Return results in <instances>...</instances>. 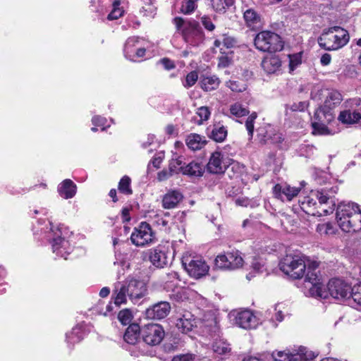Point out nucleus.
I'll use <instances>...</instances> for the list:
<instances>
[{
  "label": "nucleus",
  "instance_id": "49",
  "mask_svg": "<svg viewBox=\"0 0 361 361\" xmlns=\"http://www.w3.org/2000/svg\"><path fill=\"white\" fill-rule=\"evenodd\" d=\"M186 164L183 162V158L178 157L176 159H173L170 164V169L174 172L182 173V169L185 167Z\"/></svg>",
  "mask_w": 361,
  "mask_h": 361
},
{
  "label": "nucleus",
  "instance_id": "48",
  "mask_svg": "<svg viewBox=\"0 0 361 361\" xmlns=\"http://www.w3.org/2000/svg\"><path fill=\"white\" fill-rule=\"evenodd\" d=\"M226 87L233 92H240L246 90V85L235 80H229L226 83Z\"/></svg>",
  "mask_w": 361,
  "mask_h": 361
},
{
  "label": "nucleus",
  "instance_id": "57",
  "mask_svg": "<svg viewBox=\"0 0 361 361\" xmlns=\"http://www.w3.org/2000/svg\"><path fill=\"white\" fill-rule=\"evenodd\" d=\"M194 357L192 354H183L175 356L172 361H194Z\"/></svg>",
  "mask_w": 361,
  "mask_h": 361
},
{
  "label": "nucleus",
  "instance_id": "19",
  "mask_svg": "<svg viewBox=\"0 0 361 361\" xmlns=\"http://www.w3.org/2000/svg\"><path fill=\"white\" fill-rule=\"evenodd\" d=\"M171 310V305L168 302H159L147 308L145 312L147 318L149 319H161L166 317Z\"/></svg>",
  "mask_w": 361,
  "mask_h": 361
},
{
  "label": "nucleus",
  "instance_id": "14",
  "mask_svg": "<svg viewBox=\"0 0 361 361\" xmlns=\"http://www.w3.org/2000/svg\"><path fill=\"white\" fill-rule=\"evenodd\" d=\"M124 285L128 297L133 303L137 302L147 293V286L143 281L132 279L126 281Z\"/></svg>",
  "mask_w": 361,
  "mask_h": 361
},
{
  "label": "nucleus",
  "instance_id": "45",
  "mask_svg": "<svg viewBox=\"0 0 361 361\" xmlns=\"http://www.w3.org/2000/svg\"><path fill=\"white\" fill-rule=\"evenodd\" d=\"M198 79V74L196 71L190 72L185 77L184 81H183V85L185 88H190L192 87Z\"/></svg>",
  "mask_w": 361,
  "mask_h": 361
},
{
  "label": "nucleus",
  "instance_id": "59",
  "mask_svg": "<svg viewBox=\"0 0 361 361\" xmlns=\"http://www.w3.org/2000/svg\"><path fill=\"white\" fill-rule=\"evenodd\" d=\"M269 354H265V355H261L260 357H249L247 358H245L243 361H269Z\"/></svg>",
  "mask_w": 361,
  "mask_h": 361
},
{
  "label": "nucleus",
  "instance_id": "16",
  "mask_svg": "<svg viewBox=\"0 0 361 361\" xmlns=\"http://www.w3.org/2000/svg\"><path fill=\"white\" fill-rule=\"evenodd\" d=\"M328 295L336 299H347L351 291V286L343 281L338 279L329 281L328 286Z\"/></svg>",
  "mask_w": 361,
  "mask_h": 361
},
{
  "label": "nucleus",
  "instance_id": "12",
  "mask_svg": "<svg viewBox=\"0 0 361 361\" xmlns=\"http://www.w3.org/2000/svg\"><path fill=\"white\" fill-rule=\"evenodd\" d=\"M243 264V259L238 250L218 255L215 259V266L221 269H235L241 267Z\"/></svg>",
  "mask_w": 361,
  "mask_h": 361
},
{
  "label": "nucleus",
  "instance_id": "61",
  "mask_svg": "<svg viewBox=\"0 0 361 361\" xmlns=\"http://www.w3.org/2000/svg\"><path fill=\"white\" fill-rule=\"evenodd\" d=\"M281 66V61L277 56H272V73L276 72Z\"/></svg>",
  "mask_w": 361,
  "mask_h": 361
},
{
  "label": "nucleus",
  "instance_id": "58",
  "mask_svg": "<svg viewBox=\"0 0 361 361\" xmlns=\"http://www.w3.org/2000/svg\"><path fill=\"white\" fill-rule=\"evenodd\" d=\"M160 63L164 66L165 69L169 71L173 69L176 67L174 62L168 58L161 59Z\"/></svg>",
  "mask_w": 361,
  "mask_h": 361
},
{
  "label": "nucleus",
  "instance_id": "9",
  "mask_svg": "<svg viewBox=\"0 0 361 361\" xmlns=\"http://www.w3.org/2000/svg\"><path fill=\"white\" fill-rule=\"evenodd\" d=\"M324 98L323 106L333 111L343 100L341 94L336 90L314 88L311 92V99L319 101Z\"/></svg>",
  "mask_w": 361,
  "mask_h": 361
},
{
  "label": "nucleus",
  "instance_id": "6",
  "mask_svg": "<svg viewBox=\"0 0 361 361\" xmlns=\"http://www.w3.org/2000/svg\"><path fill=\"white\" fill-rule=\"evenodd\" d=\"M317 267L318 264L315 262L309 264L305 279L306 283L305 287L309 289L308 293L310 296L319 299H326L328 298V292L324 285L320 282L317 273L314 271Z\"/></svg>",
  "mask_w": 361,
  "mask_h": 361
},
{
  "label": "nucleus",
  "instance_id": "21",
  "mask_svg": "<svg viewBox=\"0 0 361 361\" xmlns=\"http://www.w3.org/2000/svg\"><path fill=\"white\" fill-rule=\"evenodd\" d=\"M243 18L247 27L253 30L262 28L263 20L261 16L253 8H247L243 12Z\"/></svg>",
  "mask_w": 361,
  "mask_h": 361
},
{
  "label": "nucleus",
  "instance_id": "40",
  "mask_svg": "<svg viewBox=\"0 0 361 361\" xmlns=\"http://www.w3.org/2000/svg\"><path fill=\"white\" fill-rule=\"evenodd\" d=\"M230 112L236 117H242L249 114V110L240 103H235L230 106Z\"/></svg>",
  "mask_w": 361,
  "mask_h": 361
},
{
  "label": "nucleus",
  "instance_id": "10",
  "mask_svg": "<svg viewBox=\"0 0 361 361\" xmlns=\"http://www.w3.org/2000/svg\"><path fill=\"white\" fill-rule=\"evenodd\" d=\"M182 264L188 274L195 279L205 276L209 271V266L200 257L192 258L190 256H183Z\"/></svg>",
  "mask_w": 361,
  "mask_h": 361
},
{
  "label": "nucleus",
  "instance_id": "41",
  "mask_svg": "<svg viewBox=\"0 0 361 361\" xmlns=\"http://www.w3.org/2000/svg\"><path fill=\"white\" fill-rule=\"evenodd\" d=\"M197 0H183L180 7V12L184 14H190L197 8Z\"/></svg>",
  "mask_w": 361,
  "mask_h": 361
},
{
  "label": "nucleus",
  "instance_id": "64",
  "mask_svg": "<svg viewBox=\"0 0 361 361\" xmlns=\"http://www.w3.org/2000/svg\"><path fill=\"white\" fill-rule=\"evenodd\" d=\"M235 204L238 206L247 207L250 204V200L246 197H240L235 200Z\"/></svg>",
  "mask_w": 361,
  "mask_h": 361
},
{
  "label": "nucleus",
  "instance_id": "62",
  "mask_svg": "<svg viewBox=\"0 0 361 361\" xmlns=\"http://www.w3.org/2000/svg\"><path fill=\"white\" fill-rule=\"evenodd\" d=\"M307 107V103L306 102H300L298 104H294L291 109L293 111H303Z\"/></svg>",
  "mask_w": 361,
  "mask_h": 361
},
{
  "label": "nucleus",
  "instance_id": "22",
  "mask_svg": "<svg viewBox=\"0 0 361 361\" xmlns=\"http://www.w3.org/2000/svg\"><path fill=\"white\" fill-rule=\"evenodd\" d=\"M149 260L157 268H163L169 262V258L165 247H157L149 253Z\"/></svg>",
  "mask_w": 361,
  "mask_h": 361
},
{
  "label": "nucleus",
  "instance_id": "32",
  "mask_svg": "<svg viewBox=\"0 0 361 361\" xmlns=\"http://www.w3.org/2000/svg\"><path fill=\"white\" fill-rule=\"evenodd\" d=\"M235 0H207V4L214 11L219 13H224L226 9L233 6Z\"/></svg>",
  "mask_w": 361,
  "mask_h": 361
},
{
  "label": "nucleus",
  "instance_id": "35",
  "mask_svg": "<svg viewBox=\"0 0 361 361\" xmlns=\"http://www.w3.org/2000/svg\"><path fill=\"white\" fill-rule=\"evenodd\" d=\"M191 317L192 316L190 314L188 315L184 314L177 321L176 326L184 334L190 331L194 326V321Z\"/></svg>",
  "mask_w": 361,
  "mask_h": 361
},
{
  "label": "nucleus",
  "instance_id": "47",
  "mask_svg": "<svg viewBox=\"0 0 361 361\" xmlns=\"http://www.w3.org/2000/svg\"><path fill=\"white\" fill-rule=\"evenodd\" d=\"M257 118V114L252 113L250 116H249L245 121V127L248 133L249 139H252L254 133V123L255 121Z\"/></svg>",
  "mask_w": 361,
  "mask_h": 361
},
{
  "label": "nucleus",
  "instance_id": "63",
  "mask_svg": "<svg viewBox=\"0 0 361 361\" xmlns=\"http://www.w3.org/2000/svg\"><path fill=\"white\" fill-rule=\"evenodd\" d=\"M146 49L142 47H137L136 51L134 52V59L133 61H136L137 59L143 57L145 54Z\"/></svg>",
  "mask_w": 361,
  "mask_h": 361
},
{
  "label": "nucleus",
  "instance_id": "1",
  "mask_svg": "<svg viewBox=\"0 0 361 361\" xmlns=\"http://www.w3.org/2000/svg\"><path fill=\"white\" fill-rule=\"evenodd\" d=\"M337 186L325 187L311 191L308 196L300 200L301 209L307 214L322 216L332 214L334 211V196L337 193Z\"/></svg>",
  "mask_w": 361,
  "mask_h": 361
},
{
  "label": "nucleus",
  "instance_id": "37",
  "mask_svg": "<svg viewBox=\"0 0 361 361\" xmlns=\"http://www.w3.org/2000/svg\"><path fill=\"white\" fill-rule=\"evenodd\" d=\"M348 300L350 302L353 301L355 305L361 307V285L352 288Z\"/></svg>",
  "mask_w": 361,
  "mask_h": 361
},
{
  "label": "nucleus",
  "instance_id": "17",
  "mask_svg": "<svg viewBox=\"0 0 361 361\" xmlns=\"http://www.w3.org/2000/svg\"><path fill=\"white\" fill-rule=\"evenodd\" d=\"M62 228H58V232L54 233V237L52 240V250L54 253L57 256L67 259V255L70 254L72 250V247L68 240H66L64 237H61L62 234L61 231Z\"/></svg>",
  "mask_w": 361,
  "mask_h": 361
},
{
  "label": "nucleus",
  "instance_id": "38",
  "mask_svg": "<svg viewBox=\"0 0 361 361\" xmlns=\"http://www.w3.org/2000/svg\"><path fill=\"white\" fill-rule=\"evenodd\" d=\"M82 331L80 328L74 327L71 332L66 334L67 342L72 344L80 342L82 338Z\"/></svg>",
  "mask_w": 361,
  "mask_h": 361
},
{
  "label": "nucleus",
  "instance_id": "24",
  "mask_svg": "<svg viewBox=\"0 0 361 361\" xmlns=\"http://www.w3.org/2000/svg\"><path fill=\"white\" fill-rule=\"evenodd\" d=\"M183 199V195L179 190H170L162 197V207L166 209H173Z\"/></svg>",
  "mask_w": 361,
  "mask_h": 361
},
{
  "label": "nucleus",
  "instance_id": "56",
  "mask_svg": "<svg viewBox=\"0 0 361 361\" xmlns=\"http://www.w3.org/2000/svg\"><path fill=\"white\" fill-rule=\"evenodd\" d=\"M222 43L226 48H232L236 45L237 41L234 37L225 36L223 39Z\"/></svg>",
  "mask_w": 361,
  "mask_h": 361
},
{
  "label": "nucleus",
  "instance_id": "4",
  "mask_svg": "<svg viewBox=\"0 0 361 361\" xmlns=\"http://www.w3.org/2000/svg\"><path fill=\"white\" fill-rule=\"evenodd\" d=\"M348 32L339 27L334 26L324 32L318 39L321 47L326 50H337L344 47L349 42Z\"/></svg>",
  "mask_w": 361,
  "mask_h": 361
},
{
  "label": "nucleus",
  "instance_id": "20",
  "mask_svg": "<svg viewBox=\"0 0 361 361\" xmlns=\"http://www.w3.org/2000/svg\"><path fill=\"white\" fill-rule=\"evenodd\" d=\"M228 167L223 160V155L219 152H214L212 154L207 165V171L211 173H222Z\"/></svg>",
  "mask_w": 361,
  "mask_h": 361
},
{
  "label": "nucleus",
  "instance_id": "43",
  "mask_svg": "<svg viewBox=\"0 0 361 361\" xmlns=\"http://www.w3.org/2000/svg\"><path fill=\"white\" fill-rule=\"evenodd\" d=\"M166 283L169 288H173L178 285L179 276L176 271H171L167 274Z\"/></svg>",
  "mask_w": 361,
  "mask_h": 361
},
{
  "label": "nucleus",
  "instance_id": "26",
  "mask_svg": "<svg viewBox=\"0 0 361 361\" xmlns=\"http://www.w3.org/2000/svg\"><path fill=\"white\" fill-rule=\"evenodd\" d=\"M204 172V166L200 162L192 161L182 169V173L190 177H201Z\"/></svg>",
  "mask_w": 361,
  "mask_h": 361
},
{
  "label": "nucleus",
  "instance_id": "52",
  "mask_svg": "<svg viewBox=\"0 0 361 361\" xmlns=\"http://www.w3.org/2000/svg\"><path fill=\"white\" fill-rule=\"evenodd\" d=\"M133 316L130 311L128 309L119 312L118 315V320L123 324H128L132 320Z\"/></svg>",
  "mask_w": 361,
  "mask_h": 361
},
{
  "label": "nucleus",
  "instance_id": "55",
  "mask_svg": "<svg viewBox=\"0 0 361 361\" xmlns=\"http://www.w3.org/2000/svg\"><path fill=\"white\" fill-rule=\"evenodd\" d=\"M106 119L104 117H102L100 116H95L92 118V124L95 126L102 127V130L105 129V125L106 123Z\"/></svg>",
  "mask_w": 361,
  "mask_h": 361
},
{
  "label": "nucleus",
  "instance_id": "8",
  "mask_svg": "<svg viewBox=\"0 0 361 361\" xmlns=\"http://www.w3.org/2000/svg\"><path fill=\"white\" fill-rule=\"evenodd\" d=\"M338 119L343 124L353 125L361 121V99L354 98L345 103V109L340 111Z\"/></svg>",
  "mask_w": 361,
  "mask_h": 361
},
{
  "label": "nucleus",
  "instance_id": "3",
  "mask_svg": "<svg viewBox=\"0 0 361 361\" xmlns=\"http://www.w3.org/2000/svg\"><path fill=\"white\" fill-rule=\"evenodd\" d=\"M173 22L177 31L181 32L183 38L188 44L197 47L204 42V34L196 21H185L180 17H176Z\"/></svg>",
  "mask_w": 361,
  "mask_h": 361
},
{
  "label": "nucleus",
  "instance_id": "60",
  "mask_svg": "<svg viewBox=\"0 0 361 361\" xmlns=\"http://www.w3.org/2000/svg\"><path fill=\"white\" fill-rule=\"evenodd\" d=\"M271 58L269 56H265L262 61V66L268 73H270Z\"/></svg>",
  "mask_w": 361,
  "mask_h": 361
},
{
  "label": "nucleus",
  "instance_id": "27",
  "mask_svg": "<svg viewBox=\"0 0 361 361\" xmlns=\"http://www.w3.org/2000/svg\"><path fill=\"white\" fill-rule=\"evenodd\" d=\"M76 188V185L71 180L66 179L59 185L58 191L64 199H70L75 195Z\"/></svg>",
  "mask_w": 361,
  "mask_h": 361
},
{
  "label": "nucleus",
  "instance_id": "33",
  "mask_svg": "<svg viewBox=\"0 0 361 361\" xmlns=\"http://www.w3.org/2000/svg\"><path fill=\"white\" fill-rule=\"evenodd\" d=\"M139 43V38L137 37H129L124 45L123 52L126 59L129 60L134 59V52L137 48V45Z\"/></svg>",
  "mask_w": 361,
  "mask_h": 361
},
{
  "label": "nucleus",
  "instance_id": "36",
  "mask_svg": "<svg viewBox=\"0 0 361 361\" xmlns=\"http://www.w3.org/2000/svg\"><path fill=\"white\" fill-rule=\"evenodd\" d=\"M114 294H116V297L114 298L115 305L119 306L120 305L126 302L128 295L124 283L118 284L115 288Z\"/></svg>",
  "mask_w": 361,
  "mask_h": 361
},
{
  "label": "nucleus",
  "instance_id": "34",
  "mask_svg": "<svg viewBox=\"0 0 361 361\" xmlns=\"http://www.w3.org/2000/svg\"><path fill=\"white\" fill-rule=\"evenodd\" d=\"M220 84V80L215 75L204 77L200 81L201 88L205 92L216 90Z\"/></svg>",
  "mask_w": 361,
  "mask_h": 361
},
{
  "label": "nucleus",
  "instance_id": "51",
  "mask_svg": "<svg viewBox=\"0 0 361 361\" xmlns=\"http://www.w3.org/2000/svg\"><path fill=\"white\" fill-rule=\"evenodd\" d=\"M233 63L232 52L219 57L218 67L224 68L228 67Z\"/></svg>",
  "mask_w": 361,
  "mask_h": 361
},
{
  "label": "nucleus",
  "instance_id": "54",
  "mask_svg": "<svg viewBox=\"0 0 361 361\" xmlns=\"http://www.w3.org/2000/svg\"><path fill=\"white\" fill-rule=\"evenodd\" d=\"M201 22L204 28L208 31H213L215 29V25L209 17H202Z\"/></svg>",
  "mask_w": 361,
  "mask_h": 361
},
{
  "label": "nucleus",
  "instance_id": "31",
  "mask_svg": "<svg viewBox=\"0 0 361 361\" xmlns=\"http://www.w3.org/2000/svg\"><path fill=\"white\" fill-rule=\"evenodd\" d=\"M334 118V112L331 111V109L322 105L316 110L314 121L322 123H330L333 121Z\"/></svg>",
  "mask_w": 361,
  "mask_h": 361
},
{
  "label": "nucleus",
  "instance_id": "13",
  "mask_svg": "<svg viewBox=\"0 0 361 361\" xmlns=\"http://www.w3.org/2000/svg\"><path fill=\"white\" fill-rule=\"evenodd\" d=\"M140 335L147 344L156 345L159 344L164 338V331L158 324H147L142 327Z\"/></svg>",
  "mask_w": 361,
  "mask_h": 361
},
{
  "label": "nucleus",
  "instance_id": "28",
  "mask_svg": "<svg viewBox=\"0 0 361 361\" xmlns=\"http://www.w3.org/2000/svg\"><path fill=\"white\" fill-rule=\"evenodd\" d=\"M185 142L190 149L195 151L202 149L207 144V140L204 136L191 133L187 136Z\"/></svg>",
  "mask_w": 361,
  "mask_h": 361
},
{
  "label": "nucleus",
  "instance_id": "50",
  "mask_svg": "<svg viewBox=\"0 0 361 361\" xmlns=\"http://www.w3.org/2000/svg\"><path fill=\"white\" fill-rule=\"evenodd\" d=\"M283 47L284 42L281 37L279 35L272 32V51H280Z\"/></svg>",
  "mask_w": 361,
  "mask_h": 361
},
{
  "label": "nucleus",
  "instance_id": "44",
  "mask_svg": "<svg viewBox=\"0 0 361 361\" xmlns=\"http://www.w3.org/2000/svg\"><path fill=\"white\" fill-rule=\"evenodd\" d=\"M290 72L293 71L302 63V54H288Z\"/></svg>",
  "mask_w": 361,
  "mask_h": 361
},
{
  "label": "nucleus",
  "instance_id": "23",
  "mask_svg": "<svg viewBox=\"0 0 361 361\" xmlns=\"http://www.w3.org/2000/svg\"><path fill=\"white\" fill-rule=\"evenodd\" d=\"M207 134L208 137L215 142H224L228 135L226 128L221 123H215L207 128Z\"/></svg>",
  "mask_w": 361,
  "mask_h": 361
},
{
  "label": "nucleus",
  "instance_id": "30",
  "mask_svg": "<svg viewBox=\"0 0 361 361\" xmlns=\"http://www.w3.org/2000/svg\"><path fill=\"white\" fill-rule=\"evenodd\" d=\"M306 349L300 348L296 353H290L286 351H279L274 357V361H298L305 355Z\"/></svg>",
  "mask_w": 361,
  "mask_h": 361
},
{
  "label": "nucleus",
  "instance_id": "5",
  "mask_svg": "<svg viewBox=\"0 0 361 361\" xmlns=\"http://www.w3.org/2000/svg\"><path fill=\"white\" fill-rule=\"evenodd\" d=\"M307 264L305 257L288 255L279 263V268L285 274L293 279H299L304 276Z\"/></svg>",
  "mask_w": 361,
  "mask_h": 361
},
{
  "label": "nucleus",
  "instance_id": "18",
  "mask_svg": "<svg viewBox=\"0 0 361 361\" xmlns=\"http://www.w3.org/2000/svg\"><path fill=\"white\" fill-rule=\"evenodd\" d=\"M300 191V188H291L286 183L276 184L273 190L275 197L282 201H290Z\"/></svg>",
  "mask_w": 361,
  "mask_h": 361
},
{
  "label": "nucleus",
  "instance_id": "53",
  "mask_svg": "<svg viewBox=\"0 0 361 361\" xmlns=\"http://www.w3.org/2000/svg\"><path fill=\"white\" fill-rule=\"evenodd\" d=\"M196 114L200 118L199 122L200 124L202 121H207L209 118L211 111L207 106H201L197 109Z\"/></svg>",
  "mask_w": 361,
  "mask_h": 361
},
{
  "label": "nucleus",
  "instance_id": "46",
  "mask_svg": "<svg viewBox=\"0 0 361 361\" xmlns=\"http://www.w3.org/2000/svg\"><path fill=\"white\" fill-rule=\"evenodd\" d=\"M120 5V3L118 1H115L113 4V10L111 11V13L108 15V20H116L121 17L123 13V11L118 6Z\"/></svg>",
  "mask_w": 361,
  "mask_h": 361
},
{
  "label": "nucleus",
  "instance_id": "42",
  "mask_svg": "<svg viewBox=\"0 0 361 361\" xmlns=\"http://www.w3.org/2000/svg\"><path fill=\"white\" fill-rule=\"evenodd\" d=\"M118 190L121 192L126 195L132 194V190L130 188V178L128 176H123L119 183Z\"/></svg>",
  "mask_w": 361,
  "mask_h": 361
},
{
  "label": "nucleus",
  "instance_id": "15",
  "mask_svg": "<svg viewBox=\"0 0 361 361\" xmlns=\"http://www.w3.org/2000/svg\"><path fill=\"white\" fill-rule=\"evenodd\" d=\"M235 324L244 329H254L259 324V319L249 310H243L236 312Z\"/></svg>",
  "mask_w": 361,
  "mask_h": 361
},
{
  "label": "nucleus",
  "instance_id": "7",
  "mask_svg": "<svg viewBox=\"0 0 361 361\" xmlns=\"http://www.w3.org/2000/svg\"><path fill=\"white\" fill-rule=\"evenodd\" d=\"M204 332L208 334L214 340L212 349L219 355H226L231 352L230 344L221 336V331L216 318L205 324Z\"/></svg>",
  "mask_w": 361,
  "mask_h": 361
},
{
  "label": "nucleus",
  "instance_id": "25",
  "mask_svg": "<svg viewBox=\"0 0 361 361\" xmlns=\"http://www.w3.org/2000/svg\"><path fill=\"white\" fill-rule=\"evenodd\" d=\"M255 46L263 52H269L271 49V32L262 31L259 32L255 38Z\"/></svg>",
  "mask_w": 361,
  "mask_h": 361
},
{
  "label": "nucleus",
  "instance_id": "11",
  "mask_svg": "<svg viewBox=\"0 0 361 361\" xmlns=\"http://www.w3.org/2000/svg\"><path fill=\"white\" fill-rule=\"evenodd\" d=\"M154 238V233L150 225L146 222H142L134 228L130 235V240L137 247H144L152 243Z\"/></svg>",
  "mask_w": 361,
  "mask_h": 361
},
{
  "label": "nucleus",
  "instance_id": "2",
  "mask_svg": "<svg viewBox=\"0 0 361 361\" xmlns=\"http://www.w3.org/2000/svg\"><path fill=\"white\" fill-rule=\"evenodd\" d=\"M336 220L339 227L345 232L361 230V210L354 202H342L336 209Z\"/></svg>",
  "mask_w": 361,
  "mask_h": 361
},
{
  "label": "nucleus",
  "instance_id": "39",
  "mask_svg": "<svg viewBox=\"0 0 361 361\" xmlns=\"http://www.w3.org/2000/svg\"><path fill=\"white\" fill-rule=\"evenodd\" d=\"M329 123H322L313 121L312 122V127L313 128V133L317 135H328L329 130L327 128V124Z\"/></svg>",
  "mask_w": 361,
  "mask_h": 361
},
{
  "label": "nucleus",
  "instance_id": "29",
  "mask_svg": "<svg viewBox=\"0 0 361 361\" xmlns=\"http://www.w3.org/2000/svg\"><path fill=\"white\" fill-rule=\"evenodd\" d=\"M141 329L137 324H130L126 329L124 335V341L131 345H135L140 337Z\"/></svg>",
  "mask_w": 361,
  "mask_h": 361
}]
</instances>
